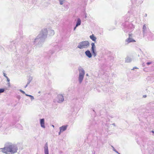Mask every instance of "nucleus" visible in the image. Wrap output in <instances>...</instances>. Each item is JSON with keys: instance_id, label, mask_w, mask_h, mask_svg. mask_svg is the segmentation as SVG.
<instances>
[{"instance_id": "2eb2a0df", "label": "nucleus", "mask_w": 154, "mask_h": 154, "mask_svg": "<svg viewBox=\"0 0 154 154\" xmlns=\"http://www.w3.org/2000/svg\"><path fill=\"white\" fill-rule=\"evenodd\" d=\"M4 76L7 78L8 80V81L9 80V79L8 78L7 76H6V75H5V73H4Z\"/></svg>"}, {"instance_id": "a211bd4d", "label": "nucleus", "mask_w": 154, "mask_h": 154, "mask_svg": "<svg viewBox=\"0 0 154 154\" xmlns=\"http://www.w3.org/2000/svg\"><path fill=\"white\" fill-rule=\"evenodd\" d=\"M138 69L137 67H134L133 69Z\"/></svg>"}, {"instance_id": "4468645a", "label": "nucleus", "mask_w": 154, "mask_h": 154, "mask_svg": "<svg viewBox=\"0 0 154 154\" xmlns=\"http://www.w3.org/2000/svg\"><path fill=\"white\" fill-rule=\"evenodd\" d=\"M143 29L144 31L146 29V27L145 25H143Z\"/></svg>"}, {"instance_id": "f3484780", "label": "nucleus", "mask_w": 154, "mask_h": 154, "mask_svg": "<svg viewBox=\"0 0 154 154\" xmlns=\"http://www.w3.org/2000/svg\"><path fill=\"white\" fill-rule=\"evenodd\" d=\"M151 63H151V62H147V65H148L150 64H151Z\"/></svg>"}, {"instance_id": "412c9836", "label": "nucleus", "mask_w": 154, "mask_h": 154, "mask_svg": "<svg viewBox=\"0 0 154 154\" xmlns=\"http://www.w3.org/2000/svg\"><path fill=\"white\" fill-rule=\"evenodd\" d=\"M152 132H153V133H154V131H152Z\"/></svg>"}, {"instance_id": "9b49d317", "label": "nucleus", "mask_w": 154, "mask_h": 154, "mask_svg": "<svg viewBox=\"0 0 154 154\" xmlns=\"http://www.w3.org/2000/svg\"><path fill=\"white\" fill-rule=\"evenodd\" d=\"M81 20L79 18H78L77 20V24H76V26L74 28V30H75L76 28V27L78 26L79 25L81 24Z\"/></svg>"}, {"instance_id": "39448f33", "label": "nucleus", "mask_w": 154, "mask_h": 154, "mask_svg": "<svg viewBox=\"0 0 154 154\" xmlns=\"http://www.w3.org/2000/svg\"><path fill=\"white\" fill-rule=\"evenodd\" d=\"M57 98L59 102H63L64 100L63 96L61 94L57 96Z\"/></svg>"}, {"instance_id": "6e6552de", "label": "nucleus", "mask_w": 154, "mask_h": 154, "mask_svg": "<svg viewBox=\"0 0 154 154\" xmlns=\"http://www.w3.org/2000/svg\"><path fill=\"white\" fill-rule=\"evenodd\" d=\"M40 124L41 126L45 128V120L44 119H40Z\"/></svg>"}, {"instance_id": "aec40b11", "label": "nucleus", "mask_w": 154, "mask_h": 154, "mask_svg": "<svg viewBox=\"0 0 154 154\" xmlns=\"http://www.w3.org/2000/svg\"><path fill=\"white\" fill-rule=\"evenodd\" d=\"M22 92L23 93H24V91H22Z\"/></svg>"}, {"instance_id": "4be33fe9", "label": "nucleus", "mask_w": 154, "mask_h": 154, "mask_svg": "<svg viewBox=\"0 0 154 154\" xmlns=\"http://www.w3.org/2000/svg\"><path fill=\"white\" fill-rule=\"evenodd\" d=\"M52 126H53V127H54V125H52Z\"/></svg>"}, {"instance_id": "f03ea898", "label": "nucleus", "mask_w": 154, "mask_h": 154, "mask_svg": "<svg viewBox=\"0 0 154 154\" xmlns=\"http://www.w3.org/2000/svg\"><path fill=\"white\" fill-rule=\"evenodd\" d=\"M89 45V43L88 41H85L80 42L78 46V48L82 49L87 48Z\"/></svg>"}, {"instance_id": "6ab92c4d", "label": "nucleus", "mask_w": 154, "mask_h": 154, "mask_svg": "<svg viewBox=\"0 0 154 154\" xmlns=\"http://www.w3.org/2000/svg\"><path fill=\"white\" fill-rule=\"evenodd\" d=\"M143 97H146V95H144V96H143Z\"/></svg>"}, {"instance_id": "f8f14e48", "label": "nucleus", "mask_w": 154, "mask_h": 154, "mask_svg": "<svg viewBox=\"0 0 154 154\" xmlns=\"http://www.w3.org/2000/svg\"><path fill=\"white\" fill-rule=\"evenodd\" d=\"M90 38L92 39L93 41H95L96 40V38L94 36V35L93 34L90 36Z\"/></svg>"}, {"instance_id": "7ed1b4c3", "label": "nucleus", "mask_w": 154, "mask_h": 154, "mask_svg": "<svg viewBox=\"0 0 154 154\" xmlns=\"http://www.w3.org/2000/svg\"><path fill=\"white\" fill-rule=\"evenodd\" d=\"M79 80L80 83L82 82L85 74L84 70L83 69H80Z\"/></svg>"}, {"instance_id": "dca6fc26", "label": "nucleus", "mask_w": 154, "mask_h": 154, "mask_svg": "<svg viewBox=\"0 0 154 154\" xmlns=\"http://www.w3.org/2000/svg\"><path fill=\"white\" fill-rule=\"evenodd\" d=\"M26 96H29V97H33L31 95H28V94H26Z\"/></svg>"}, {"instance_id": "423d86ee", "label": "nucleus", "mask_w": 154, "mask_h": 154, "mask_svg": "<svg viewBox=\"0 0 154 154\" xmlns=\"http://www.w3.org/2000/svg\"><path fill=\"white\" fill-rule=\"evenodd\" d=\"M131 36V34L129 35V38H128L126 40L128 43H130L132 42H135V41L133 39L131 38H130V37Z\"/></svg>"}, {"instance_id": "9d476101", "label": "nucleus", "mask_w": 154, "mask_h": 154, "mask_svg": "<svg viewBox=\"0 0 154 154\" xmlns=\"http://www.w3.org/2000/svg\"><path fill=\"white\" fill-rule=\"evenodd\" d=\"M85 53L86 55L89 58H90L91 57V54L90 51H87L85 52Z\"/></svg>"}, {"instance_id": "0eeeda50", "label": "nucleus", "mask_w": 154, "mask_h": 154, "mask_svg": "<svg viewBox=\"0 0 154 154\" xmlns=\"http://www.w3.org/2000/svg\"><path fill=\"white\" fill-rule=\"evenodd\" d=\"M91 50H92V52H93V53L95 55V56L96 55V54H95V51L94 50V48H95V45H94V43H92L91 44Z\"/></svg>"}, {"instance_id": "f257e3e1", "label": "nucleus", "mask_w": 154, "mask_h": 154, "mask_svg": "<svg viewBox=\"0 0 154 154\" xmlns=\"http://www.w3.org/2000/svg\"><path fill=\"white\" fill-rule=\"evenodd\" d=\"M17 147L13 145L7 146L3 148H0V152L6 154L14 153L17 152Z\"/></svg>"}, {"instance_id": "ddd939ff", "label": "nucleus", "mask_w": 154, "mask_h": 154, "mask_svg": "<svg viewBox=\"0 0 154 154\" xmlns=\"http://www.w3.org/2000/svg\"><path fill=\"white\" fill-rule=\"evenodd\" d=\"M4 89H0V93L4 92Z\"/></svg>"}, {"instance_id": "1a4fd4ad", "label": "nucleus", "mask_w": 154, "mask_h": 154, "mask_svg": "<svg viewBox=\"0 0 154 154\" xmlns=\"http://www.w3.org/2000/svg\"><path fill=\"white\" fill-rule=\"evenodd\" d=\"M45 154H49L48 148L47 143L45 145Z\"/></svg>"}, {"instance_id": "20e7f679", "label": "nucleus", "mask_w": 154, "mask_h": 154, "mask_svg": "<svg viewBox=\"0 0 154 154\" xmlns=\"http://www.w3.org/2000/svg\"><path fill=\"white\" fill-rule=\"evenodd\" d=\"M67 125H63L61 127H60V131L59 132V134H60V133L61 132H62L65 131V130H66L67 128Z\"/></svg>"}]
</instances>
